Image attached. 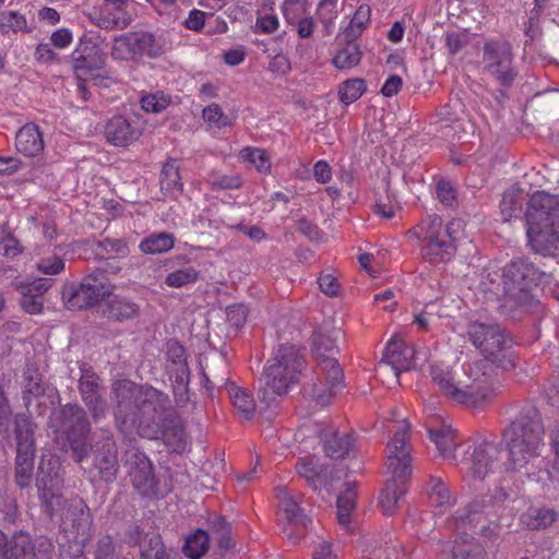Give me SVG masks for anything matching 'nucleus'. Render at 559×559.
<instances>
[{
  "instance_id": "f257e3e1",
  "label": "nucleus",
  "mask_w": 559,
  "mask_h": 559,
  "mask_svg": "<svg viewBox=\"0 0 559 559\" xmlns=\"http://www.w3.org/2000/svg\"><path fill=\"white\" fill-rule=\"evenodd\" d=\"M425 427L439 454L452 462L471 484L485 479L497 466L499 454L495 442L477 437L459 443L456 432L435 408L425 407Z\"/></svg>"
},
{
  "instance_id": "f03ea898",
  "label": "nucleus",
  "mask_w": 559,
  "mask_h": 559,
  "mask_svg": "<svg viewBox=\"0 0 559 559\" xmlns=\"http://www.w3.org/2000/svg\"><path fill=\"white\" fill-rule=\"evenodd\" d=\"M114 394L117 400L116 421L121 430L130 426L146 438H155L157 431L150 430L143 423V417L153 420L160 418L168 404V397L160 391L151 386H138L129 380H119L114 384Z\"/></svg>"
},
{
  "instance_id": "7ed1b4c3",
  "label": "nucleus",
  "mask_w": 559,
  "mask_h": 559,
  "mask_svg": "<svg viewBox=\"0 0 559 559\" xmlns=\"http://www.w3.org/2000/svg\"><path fill=\"white\" fill-rule=\"evenodd\" d=\"M527 243L537 253H559V197L535 192L525 211Z\"/></svg>"
},
{
  "instance_id": "20e7f679",
  "label": "nucleus",
  "mask_w": 559,
  "mask_h": 559,
  "mask_svg": "<svg viewBox=\"0 0 559 559\" xmlns=\"http://www.w3.org/2000/svg\"><path fill=\"white\" fill-rule=\"evenodd\" d=\"M409 426L399 425L385 448V487L379 497V506L384 515H392L406 492V481L412 474V457L407 443Z\"/></svg>"
},
{
  "instance_id": "39448f33",
  "label": "nucleus",
  "mask_w": 559,
  "mask_h": 559,
  "mask_svg": "<svg viewBox=\"0 0 559 559\" xmlns=\"http://www.w3.org/2000/svg\"><path fill=\"white\" fill-rule=\"evenodd\" d=\"M302 368L304 359L299 350L294 345H281L262 374L261 401L270 405L278 396L287 394L298 382Z\"/></svg>"
},
{
  "instance_id": "423d86ee",
  "label": "nucleus",
  "mask_w": 559,
  "mask_h": 559,
  "mask_svg": "<svg viewBox=\"0 0 559 559\" xmlns=\"http://www.w3.org/2000/svg\"><path fill=\"white\" fill-rule=\"evenodd\" d=\"M544 426L537 415L516 418L504 431L511 465L521 469L539 457L544 448Z\"/></svg>"
},
{
  "instance_id": "0eeeda50",
  "label": "nucleus",
  "mask_w": 559,
  "mask_h": 559,
  "mask_svg": "<svg viewBox=\"0 0 559 559\" xmlns=\"http://www.w3.org/2000/svg\"><path fill=\"white\" fill-rule=\"evenodd\" d=\"M461 228L459 221H452L447 226L441 217H428L415 226L414 236L421 242V257L430 264L450 261L456 252L455 233Z\"/></svg>"
},
{
  "instance_id": "6e6552de",
  "label": "nucleus",
  "mask_w": 559,
  "mask_h": 559,
  "mask_svg": "<svg viewBox=\"0 0 559 559\" xmlns=\"http://www.w3.org/2000/svg\"><path fill=\"white\" fill-rule=\"evenodd\" d=\"M341 329L320 328L314 332L312 350L318 360L320 370L325 376L326 389L321 392L316 391V400L320 404H325L329 397L342 388L344 374L336 358L337 342L342 338Z\"/></svg>"
},
{
  "instance_id": "1a4fd4ad",
  "label": "nucleus",
  "mask_w": 559,
  "mask_h": 559,
  "mask_svg": "<svg viewBox=\"0 0 559 559\" xmlns=\"http://www.w3.org/2000/svg\"><path fill=\"white\" fill-rule=\"evenodd\" d=\"M453 520L456 523L455 530H462L466 537H462L461 542H454L451 549L452 559H483L481 546L468 532L492 538L498 535L499 525L496 522L488 523L487 512L484 511H457Z\"/></svg>"
},
{
  "instance_id": "9d476101",
  "label": "nucleus",
  "mask_w": 559,
  "mask_h": 559,
  "mask_svg": "<svg viewBox=\"0 0 559 559\" xmlns=\"http://www.w3.org/2000/svg\"><path fill=\"white\" fill-rule=\"evenodd\" d=\"M165 52V43L155 33L136 31L114 38L111 56L117 60L155 59Z\"/></svg>"
},
{
  "instance_id": "9b49d317",
  "label": "nucleus",
  "mask_w": 559,
  "mask_h": 559,
  "mask_svg": "<svg viewBox=\"0 0 559 559\" xmlns=\"http://www.w3.org/2000/svg\"><path fill=\"white\" fill-rule=\"evenodd\" d=\"M466 333L473 345L487 360H491L502 368L508 367L504 359L510 357L511 341L498 325L471 322Z\"/></svg>"
},
{
  "instance_id": "f8f14e48",
  "label": "nucleus",
  "mask_w": 559,
  "mask_h": 559,
  "mask_svg": "<svg viewBox=\"0 0 559 559\" xmlns=\"http://www.w3.org/2000/svg\"><path fill=\"white\" fill-rule=\"evenodd\" d=\"M295 440L302 444L304 451L323 441L324 451L332 459H343L349 455L355 448V439L352 435H338L331 427L322 429L319 424L302 425L296 431Z\"/></svg>"
},
{
  "instance_id": "ddd939ff",
  "label": "nucleus",
  "mask_w": 559,
  "mask_h": 559,
  "mask_svg": "<svg viewBox=\"0 0 559 559\" xmlns=\"http://www.w3.org/2000/svg\"><path fill=\"white\" fill-rule=\"evenodd\" d=\"M430 373L432 381L449 399L473 408H479L486 404L497 390V388H491L490 394H480V391L474 392L473 386L461 388V382L456 383L453 380L451 367L443 362L432 365Z\"/></svg>"
},
{
  "instance_id": "4468645a",
  "label": "nucleus",
  "mask_w": 559,
  "mask_h": 559,
  "mask_svg": "<svg viewBox=\"0 0 559 559\" xmlns=\"http://www.w3.org/2000/svg\"><path fill=\"white\" fill-rule=\"evenodd\" d=\"M53 546L47 538L34 543L28 534L19 533L9 538L0 531V559H53Z\"/></svg>"
},
{
  "instance_id": "2eb2a0df",
  "label": "nucleus",
  "mask_w": 559,
  "mask_h": 559,
  "mask_svg": "<svg viewBox=\"0 0 559 559\" xmlns=\"http://www.w3.org/2000/svg\"><path fill=\"white\" fill-rule=\"evenodd\" d=\"M15 435L17 440L15 480L21 488H24L31 484L34 467L33 426L26 416H16Z\"/></svg>"
},
{
  "instance_id": "dca6fc26",
  "label": "nucleus",
  "mask_w": 559,
  "mask_h": 559,
  "mask_svg": "<svg viewBox=\"0 0 559 559\" xmlns=\"http://www.w3.org/2000/svg\"><path fill=\"white\" fill-rule=\"evenodd\" d=\"M485 69L501 84L513 82L516 72L513 67L512 49L504 40H487L484 45Z\"/></svg>"
},
{
  "instance_id": "f3484780",
  "label": "nucleus",
  "mask_w": 559,
  "mask_h": 559,
  "mask_svg": "<svg viewBox=\"0 0 559 559\" xmlns=\"http://www.w3.org/2000/svg\"><path fill=\"white\" fill-rule=\"evenodd\" d=\"M73 68L79 88L84 99H87V90L83 82L94 78V71L100 70L105 64V57L97 44L91 39L80 40L72 52Z\"/></svg>"
},
{
  "instance_id": "a211bd4d",
  "label": "nucleus",
  "mask_w": 559,
  "mask_h": 559,
  "mask_svg": "<svg viewBox=\"0 0 559 559\" xmlns=\"http://www.w3.org/2000/svg\"><path fill=\"white\" fill-rule=\"evenodd\" d=\"M114 285L104 276H88L70 294L64 293L67 308L71 310L92 307L111 295Z\"/></svg>"
},
{
  "instance_id": "6ab92c4d",
  "label": "nucleus",
  "mask_w": 559,
  "mask_h": 559,
  "mask_svg": "<svg viewBox=\"0 0 559 559\" xmlns=\"http://www.w3.org/2000/svg\"><path fill=\"white\" fill-rule=\"evenodd\" d=\"M67 440L70 443L75 460L81 462L87 455L86 438L90 432V424L83 409L78 405H66L62 409Z\"/></svg>"
},
{
  "instance_id": "aec40b11",
  "label": "nucleus",
  "mask_w": 559,
  "mask_h": 559,
  "mask_svg": "<svg viewBox=\"0 0 559 559\" xmlns=\"http://www.w3.org/2000/svg\"><path fill=\"white\" fill-rule=\"evenodd\" d=\"M414 349L404 344L399 335H393L388 342L383 356L377 367V374L392 372L397 381L400 372L409 370L414 365Z\"/></svg>"
},
{
  "instance_id": "412c9836",
  "label": "nucleus",
  "mask_w": 559,
  "mask_h": 559,
  "mask_svg": "<svg viewBox=\"0 0 559 559\" xmlns=\"http://www.w3.org/2000/svg\"><path fill=\"white\" fill-rule=\"evenodd\" d=\"M60 461L51 453H44L38 467L37 487L40 500L47 513L53 511V501L59 503V497L55 496L52 488L58 484Z\"/></svg>"
},
{
  "instance_id": "4be33fe9",
  "label": "nucleus",
  "mask_w": 559,
  "mask_h": 559,
  "mask_svg": "<svg viewBox=\"0 0 559 559\" xmlns=\"http://www.w3.org/2000/svg\"><path fill=\"white\" fill-rule=\"evenodd\" d=\"M280 521H286L283 531L290 539L297 538L306 527L307 519L301 514L296 497L285 487L277 489Z\"/></svg>"
},
{
  "instance_id": "5701e85b",
  "label": "nucleus",
  "mask_w": 559,
  "mask_h": 559,
  "mask_svg": "<svg viewBox=\"0 0 559 559\" xmlns=\"http://www.w3.org/2000/svg\"><path fill=\"white\" fill-rule=\"evenodd\" d=\"M129 0H105L93 12L94 23L104 29L124 28L131 22L128 11Z\"/></svg>"
},
{
  "instance_id": "b1692460",
  "label": "nucleus",
  "mask_w": 559,
  "mask_h": 559,
  "mask_svg": "<svg viewBox=\"0 0 559 559\" xmlns=\"http://www.w3.org/2000/svg\"><path fill=\"white\" fill-rule=\"evenodd\" d=\"M297 472L314 491L319 492L323 500L330 498L332 484L326 469H323L316 456L301 459L297 464Z\"/></svg>"
},
{
  "instance_id": "393cba45",
  "label": "nucleus",
  "mask_w": 559,
  "mask_h": 559,
  "mask_svg": "<svg viewBox=\"0 0 559 559\" xmlns=\"http://www.w3.org/2000/svg\"><path fill=\"white\" fill-rule=\"evenodd\" d=\"M142 130L136 122L117 116L111 118L105 129V135L109 143L116 146H128L136 141Z\"/></svg>"
},
{
  "instance_id": "a878e982",
  "label": "nucleus",
  "mask_w": 559,
  "mask_h": 559,
  "mask_svg": "<svg viewBox=\"0 0 559 559\" xmlns=\"http://www.w3.org/2000/svg\"><path fill=\"white\" fill-rule=\"evenodd\" d=\"M540 276L542 273L524 259L512 261L503 271L504 284L518 286L522 290L538 282Z\"/></svg>"
},
{
  "instance_id": "bb28decb",
  "label": "nucleus",
  "mask_w": 559,
  "mask_h": 559,
  "mask_svg": "<svg viewBox=\"0 0 559 559\" xmlns=\"http://www.w3.org/2000/svg\"><path fill=\"white\" fill-rule=\"evenodd\" d=\"M48 280H35L28 284H19L22 295L21 306L29 314H38L43 310V295L49 289Z\"/></svg>"
},
{
  "instance_id": "cd10ccee",
  "label": "nucleus",
  "mask_w": 559,
  "mask_h": 559,
  "mask_svg": "<svg viewBox=\"0 0 559 559\" xmlns=\"http://www.w3.org/2000/svg\"><path fill=\"white\" fill-rule=\"evenodd\" d=\"M15 147L25 156L35 157L43 153V133L35 123L24 124L15 135Z\"/></svg>"
},
{
  "instance_id": "c85d7f7f",
  "label": "nucleus",
  "mask_w": 559,
  "mask_h": 559,
  "mask_svg": "<svg viewBox=\"0 0 559 559\" xmlns=\"http://www.w3.org/2000/svg\"><path fill=\"white\" fill-rule=\"evenodd\" d=\"M463 371L465 376L473 381V384L471 386L474 388V392L480 391V394H490V389L497 388L495 394L487 402L493 399V396H496L500 391V384L488 381V379L486 378L484 360L465 362L463 365ZM460 386L466 389L467 385H463L461 383Z\"/></svg>"
},
{
  "instance_id": "c756f323",
  "label": "nucleus",
  "mask_w": 559,
  "mask_h": 559,
  "mask_svg": "<svg viewBox=\"0 0 559 559\" xmlns=\"http://www.w3.org/2000/svg\"><path fill=\"white\" fill-rule=\"evenodd\" d=\"M98 389V378L95 374H85L82 377L80 381L81 394L95 419L99 418L105 413V403L99 397Z\"/></svg>"
},
{
  "instance_id": "7c9ffc66",
  "label": "nucleus",
  "mask_w": 559,
  "mask_h": 559,
  "mask_svg": "<svg viewBox=\"0 0 559 559\" xmlns=\"http://www.w3.org/2000/svg\"><path fill=\"white\" fill-rule=\"evenodd\" d=\"M331 55V62L337 70L353 69L361 60V50L354 41L337 45Z\"/></svg>"
},
{
  "instance_id": "2f4dec72",
  "label": "nucleus",
  "mask_w": 559,
  "mask_h": 559,
  "mask_svg": "<svg viewBox=\"0 0 559 559\" xmlns=\"http://www.w3.org/2000/svg\"><path fill=\"white\" fill-rule=\"evenodd\" d=\"M183 183L176 159H168L160 171V190L166 197L175 198L182 192Z\"/></svg>"
},
{
  "instance_id": "473e14b6",
  "label": "nucleus",
  "mask_w": 559,
  "mask_h": 559,
  "mask_svg": "<svg viewBox=\"0 0 559 559\" xmlns=\"http://www.w3.org/2000/svg\"><path fill=\"white\" fill-rule=\"evenodd\" d=\"M356 507V485L347 483L337 498V522L345 531L352 530V512Z\"/></svg>"
},
{
  "instance_id": "72a5a7b5",
  "label": "nucleus",
  "mask_w": 559,
  "mask_h": 559,
  "mask_svg": "<svg viewBox=\"0 0 559 559\" xmlns=\"http://www.w3.org/2000/svg\"><path fill=\"white\" fill-rule=\"evenodd\" d=\"M226 389L237 412L242 417L250 418L255 409V403L252 395L235 383L227 384Z\"/></svg>"
},
{
  "instance_id": "f704fd0d",
  "label": "nucleus",
  "mask_w": 559,
  "mask_h": 559,
  "mask_svg": "<svg viewBox=\"0 0 559 559\" xmlns=\"http://www.w3.org/2000/svg\"><path fill=\"white\" fill-rule=\"evenodd\" d=\"M524 200V191L515 186L503 193L500 212L504 222L518 216Z\"/></svg>"
},
{
  "instance_id": "c9c22d12",
  "label": "nucleus",
  "mask_w": 559,
  "mask_h": 559,
  "mask_svg": "<svg viewBox=\"0 0 559 559\" xmlns=\"http://www.w3.org/2000/svg\"><path fill=\"white\" fill-rule=\"evenodd\" d=\"M145 457L141 461L143 466L132 473V481L134 487L144 496L157 497L158 490L156 487L155 478L152 474V468L148 463L145 462Z\"/></svg>"
},
{
  "instance_id": "e433bc0d",
  "label": "nucleus",
  "mask_w": 559,
  "mask_h": 559,
  "mask_svg": "<svg viewBox=\"0 0 559 559\" xmlns=\"http://www.w3.org/2000/svg\"><path fill=\"white\" fill-rule=\"evenodd\" d=\"M556 513L550 509L530 508L521 515V523L530 530H540L551 525Z\"/></svg>"
},
{
  "instance_id": "4c0bfd02",
  "label": "nucleus",
  "mask_w": 559,
  "mask_h": 559,
  "mask_svg": "<svg viewBox=\"0 0 559 559\" xmlns=\"http://www.w3.org/2000/svg\"><path fill=\"white\" fill-rule=\"evenodd\" d=\"M428 491L430 504L439 508V512H442L443 509H447L454 502V497L450 489L440 478L432 477L429 480Z\"/></svg>"
},
{
  "instance_id": "58836bf2",
  "label": "nucleus",
  "mask_w": 559,
  "mask_h": 559,
  "mask_svg": "<svg viewBox=\"0 0 559 559\" xmlns=\"http://www.w3.org/2000/svg\"><path fill=\"white\" fill-rule=\"evenodd\" d=\"M31 31L24 14L13 10L0 11V34L8 35L10 33Z\"/></svg>"
},
{
  "instance_id": "ea45409f",
  "label": "nucleus",
  "mask_w": 559,
  "mask_h": 559,
  "mask_svg": "<svg viewBox=\"0 0 559 559\" xmlns=\"http://www.w3.org/2000/svg\"><path fill=\"white\" fill-rule=\"evenodd\" d=\"M174 247V237L167 233L153 234L140 242V250L145 254H158Z\"/></svg>"
},
{
  "instance_id": "a19ab883",
  "label": "nucleus",
  "mask_w": 559,
  "mask_h": 559,
  "mask_svg": "<svg viewBox=\"0 0 559 559\" xmlns=\"http://www.w3.org/2000/svg\"><path fill=\"white\" fill-rule=\"evenodd\" d=\"M239 159L254 167L259 173L267 174L271 170L270 155L262 148L245 147L239 153Z\"/></svg>"
},
{
  "instance_id": "79ce46f5",
  "label": "nucleus",
  "mask_w": 559,
  "mask_h": 559,
  "mask_svg": "<svg viewBox=\"0 0 559 559\" xmlns=\"http://www.w3.org/2000/svg\"><path fill=\"white\" fill-rule=\"evenodd\" d=\"M167 357L173 361L178 372L177 379L180 385L186 390L188 380V370L185 357V348L176 341H169L167 343Z\"/></svg>"
},
{
  "instance_id": "37998d69",
  "label": "nucleus",
  "mask_w": 559,
  "mask_h": 559,
  "mask_svg": "<svg viewBox=\"0 0 559 559\" xmlns=\"http://www.w3.org/2000/svg\"><path fill=\"white\" fill-rule=\"evenodd\" d=\"M209 535L203 530L190 534L183 546V554L190 559H200L207 550Z\"/></svg>"
},
{
  "instance_id": "c03bdc74",
  "label": "nucleus",
  "mask_w": 559,
  "mask_h": 559,
  "mask_svg": "<svg viewBox=\"0 0 559 559\" xmlns=\"http://www.w3.org/2000/svg\"><path fill=\"white\" fill-rule=\"evenodd\" d=\"M367 85L362 79H349L344 81L338 88L340 102L349 105L356 102L366 92Z\"/></svg>"
},
{
  "instance_id": "a18cd8bd",
  "label": "nucleus",
  "mask_w": 559,
  "mask_h": 559,
  "mask_svg": "<svg viewBox=\"0 0 559 559\" xmlns=\"http://www.w3.org/2000/svg\"><path fill=\"white\" fill-rule=\"evenodd\" d=\"M96 253L102 259L122 258L129 253V248L121 239L107 238L97 243Z\"/></svg>"
},
{
  "instance_id": "49530a36",
  "label": "nucleus",
  "mask_w": 559,
  "mask_h": 559,
  "mask_svg": "<svg viewBox=\"0 0 559 559\" xmlns=\"http://www.w3.org/2000/svg\"><path fill=\"white\" fill-rule=\"evenodd\" d=\"M106 445L108 447L107 452L103 456H97L95 465L99 471L102 477L109 481L114 479L117 472V455L116 452L112 451V443L110 440H107Z\"/></svg>"
},
{
  "instance_id": "de8ad7c7",
  "label": "nucleus",
  "mask_w": 559,
  "mask_h": 559,
  "mask_svg": "<svg viewBox=\"0 0 559 559\" xmlns=\"http://www.w3.org/2000/svg\"><path fill=\"white\" fill-rule=\"evenodd\" d=\"M316 14L325 31L330 33L338 15L337 0H320L317 5Z\"/></svg>"
},
{
  "instance_id": "09e8293b",
  "label": "nucleus",
  "mask_w": 559,
  "mask_h": 559,
  "mask_svg": "<svg viewBox=\"0 0 559 559\" xmlns=\"http://www.w3.org/2000/svg\"><path fill=\"white\" fill-rule=\"evenodd\" d=\"M138 311V307L123 298L115 297L108 305V317L116 320H127L132 318Z\"/></svg>"
},
{
  "instance_id": "8fccbe9b",
  "label": "nucleus",
  "mask_w": 559,
  "mask_h": 559,
  "mask_svg": "<svg viewBox=\"0 0 559 559\" xmlns=\"http://www.w3.org/2000/svg\"><path fill=\"white\" fill-rule=\"evenodd\" d=\"M169 103V96L162 92L147 94L141 98V107L143 110L152 114H158L163 111L168 107Z\"/></svg>"
},
{
  "instance_id": "3c124183",
  "label": "nucleus",
  "mask_w": 559,
  "mask_h": 559,
  "mask_svg": "<svg viewBox=\"0 0 559 559\" xmlns=\"http://www.w3.org/2000/svg\"><path fill=\"white\" fill-rule=\"evenodd\" d=\"M207 181L214 189L219 190L238 189L242 183L239 175H225L218 171L211 173Z\"/></svg>"
},
{
  "instance_id": "603ef678",
  "label": "nucleus",
  "mask_w": 559,
  "mask_h": 559,
  "mask_svg": "<svg viewBox=\"0 0 559 559\" xmlns=\"http://www.w3.org/2000/svg\"><path fill=\"white\" fill-rule=\"evenodd\" d=\"M382 544L383 538H378L374 536H362L359 539L358 547L364 557L368 559H380L384 552Z\"/></svg>"
},
{
  "instance_id": "864d4df0",
  "label": "nucleus",
  "mask_w": 559,
  "mask_h": 559,
  "mask_svg": "<svg viewBox=\"0 0 559 559\" xmlns=\"http://www.w3.org/2000/svg\"><path fill=\"white\" fill-rule=\"evenodd\" d=\"M198 280V272L193 267L177 270L167 275L165 283L169 287L180 288L194 283Z\"/></svg>"
},
{
  "instance_id": "5fc2aeb1",
  "label": "nucleus",
  "mask_w": 559,
  "mask_h": 559,
  "mask_svg": "<svg viewBox=\"0 0 559 559\" xmlns=\"http://www.w3.org/2000/svg\"><path fill=\"white\" fill-rule=\"evenodd\" d=\"M469 40V34L465 31H450L444 35L445 48L451 56L460 52Z\"/></svg>"
},
{
  "instance_id": "6e6d98bb",
  "label": "nucleus",
  "mask_w": 559,
  "mask_h": 559,
  "mask_svg": "<svg viewBox=\"0 0 559 559\" xmlns=\"http://www.w3.org/2000/svg\"><path fill=\"white\" fill-rule=\"evenodd\" d=\"M141 559H169L159 535L151 536L147 544L141 547Z\"/></svg>"
},
{
  "instance_id": "4d7b16f0",
  "label": "nucleus",
  "mask_w": 559,
  "mask_h": 559,
  "mask_svg": "<svg viewBox=\"0 0 559 559\" xmlns=\"http://www.w3.org/2000/svg\"><path fill=\"white\" fill-rule=\"evenodd\" d=\"M407 524L414 528V534L418 537H426L428 533L435 527V521L430 513L425 512L418 515H412Z\"/></svg>"
},
{
  "instance_id": "13d9d810",
  "label": "nucleus",
  "mask_w": 559,
  "mask_h": 559,
  "mask_svg": "<svg viewBox=\"0 0 559 559\" xmlns=\"http://www.w3.org/2000/svg\"><path fill=\"white\" fill-rule=\"evenodd\" d=\"M36 267L39 272L47 275H57L64 269V261L57 254L51 253L48 257L41 258Z\"/></svg>"
},
{
  "instance_id": "bf43d9fd",
  "label": "nucleus",
  "mask_w": 559,
  "mask_h": 559,
  "mask_svg": "<svg viewBox=\"0 0 559 559\" xmlns=\"http://www.w3.org/2000/svg\"><path fill=\"white\" fill-rule=\"evenodd\" d=\"M41 379L37 370L28 368L25 372L24 399L29 402L31 396H38L43 393Z\"/></svg>"
},
{
  "instance_id": "052dcab7",
  "label": "nucleus",
  "mask_w": 559,
  "mask_h": 559,
  "mask_svg": "<svg viewBox=\"0 0 559 559\" xmlns=\"http://www.w3.org/2000/svg\"><path fill=\"white\" fill-rule=\"evenodd\" d=\"M203 119L213 127L224 128L230 124V119L224 115L222 108L212 104L203 109Z\"/></svg>"
},
{
  "instance_id": "680f3d73",
  "label": "nucleus",
  "mask_w": 559,
  "mask_h": 559,
  "mask_svg": "<svg viewBox=\"0 0 559 559\" xmlns=\"http://www.w3.org/2000/svg\"><path fill=\"white\" fill-rule=\"evenodd\" d=\"M280 27V21L275 13H259L255 22V32L272 34Z\"/></svg>"
},
{
  "instance_id": "e2e57ef3",
  "label": "nucleus",
  "mask_w": 559,
  "mask_h": 559,
  "mask_svg": "<svg viewBox=\"0 0 559 559\" xmlns=\"http://www.w3.org/2000/svg\"><path fill=\"white\" fill-rule=\"evenodd\" d=\"M20 251L19 241L0 226V253L5 257H15Z\"/></svg>"
},
{
  "instance_id": "0e129e2a",
  "label": "nucleus",
  "mask_w": 559,
  "mask_h": 559,
  "mask_svg": "<svg viewBox=\"0 0 559 559\" xmlns=\"http://www.w3.org/2000/svg\"><path fill=\"white\" fill-rule=\"evenodd\" d=\"M248 316L247 307L243 305H231L226 309L227 321L235 328L241 326Z\"/></svg>"
},
{
  "instance_id": "69168bd1",
  "label": "nucleus",
  "mask_w": 559,
  "mask_h": 559,
  "mask_svg": "<svg viewBox=\"0 0 559 559\" xmlns=\"http://www.w3.org/2000/svg\"><path fill=\"white\" fill-rule=\"evenodd\" d=\"M318 284L322 293L328 296H336L340 292V283L332 273H323L318 278Z\"/></svg>"
},
{
  "instance_id": "338daca9",
  "label": "nucleus",
  "mask_w": 559,
  "mask_h": 559,
  "mask_svg": "<svg viewBox=\"0 0 559 559\" xmlns=\"http://www.w3.org/2000/svg\"><path fill=\"white\" fill-rule=\"evenodd\" d=\"M72 40V32L67 27L56 29L50 36L51 44L59 49H64L69 47Z\"/></svg>"
},
{
  "instance_id": "774afa93",
  "label": "nucleus",
  "mask_w": 559,
  "mask_h": 559,
  "mask_svg": "<svg viewBox=\"0 0 559 559\" xmlns=\"http://www.w3.org/2000/svg\"><path fill=\"white\" fill-rule=\"evenodd\" d=\"M436 194L445 205H452L455 200V190L449 181L440 180L436 187Z\"/></svg>"
}]
</instances>
